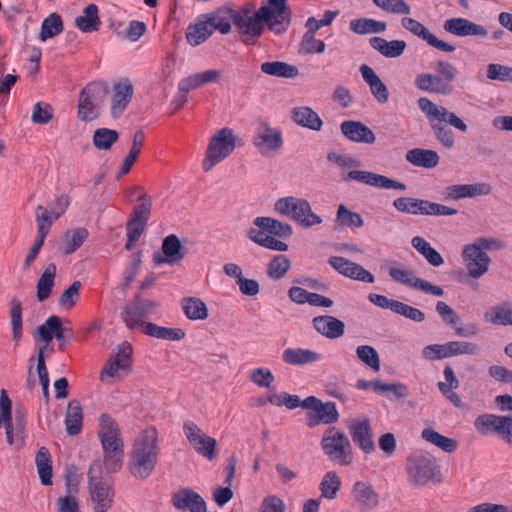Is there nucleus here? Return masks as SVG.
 Masks as SVG:
<instances>
[{
  "label": "nucleus",
  "mask_w": 512,
  "mask_h": 512,
  "mask_svg": "<svg viewBox=\"0 0 512 512\" xmlns=\"http://www.w3.org/2000/svg\"><path fill=\"white\" fill-rule=\"evenodd\" d=\"M231 21L246 44L254 45L256 43V6L253 3H246L239 10L234 9L230 3L225 4L207 19L213 32L218 30L222 34L230 32Z\"/></svg>",
  "instance_id": "obj_1"
},
{
  "label": "nucleus",
  "mask_w": 512,
  "mask_h": 512,
  "mask_svg": "<svg viewBox=\"0 0 512 512\" xmlns=\"http://www.w3.org/2000/svg\"><path fill=\"white\" fill-rule=\"evenodd\" d=\"M419 109L425 114L436 139L445 147L452 148L455 144L454 134L447 124L461 132H466L468 127L465 122L454 112L445 107H438L427 97L418 100Z\"/></svg>",
  "instance_id": "obj_2"
},
{
  "label": "nucleus",
  "mask_w": 512,
  "mask_h": 512,
  "mask_svg": "<svg viewBox=\"0 0 512 512\" xmlns=\"http://www.w3.org/2000/svg\"><path fill=\"white\" fill-rule=\"evenodd\" d=\"M158 440L155 430L145 431L135 441L129 461L130 473L137 479L148 478L158 461Z\"/></svg>",
  "instance_id": "obj_3"
},
{
  "label": "nucleus",
  "mask_w": 512,
  "mask_h": 512,
  "mask_svg": "<svg viewBox=\"0 0 512 512\" xmlns=\"http://www.w3.org/2000/svg\"><path fill=\"white\" fill-rule=\"evenodd\" d=\"M98 436L104 452V465L108 472L115 473L123 465V440L116 421L107 413L100 416Z\"/></svg>",
  "instance_id": "obj_4"
},
{
  "label": "nucleus",
  "mask_w": 512,
  "mask_h": 512,
  "mask_svg": "<svg viewBox=\"0 0 512 512\" xmlns=\"http://www.w3.org/2000/svg\"><path fill=\"white\" fill-rule=\"evenodd\" d=\"M406 470L410 482L421 487L429 482H441L440 467L436 459L428 452L416 451L407 457Z\"/></svg>",
  "instance_id": "obj_5"
},
{
  "label": "nucleus",
  "mask_w": 512,
  "mask_h": 512,
  "mask_svg": "<svg viewBox=\"0 0 512 512\" xmlns=\"http://www.w3.org/2000/svg\"><path fill=\"white\" fill-rule=\"evenodd\" d=\"M292 234L293 228L290 224L272 217H258V246L285 252L288 245L282 240L290 238Z\"/></svg>",
  "instance_id": "obj_6"
},
{
  "label": "nucleus",
  "mask_w": 512,
  "mask_h": 512,
  "mask_svg": "<svg viewBox=\"0 0 512 512\" xmlns=\"http://www.w3.org/2000/svg\"><path fill=\"white\" fill-rule=\"evenodd\" d=\"M108 93L109 88L106 83L101 81L88 83L79 94L77 105L78 119L84 122L97 119Z\"/></svg>",
  "instance_id": "obj_7"
},
{
  "label": "nucleus",
  "mask_w": 512,
  "mask_h": 512,
  "mask_svg": "<svg viewBox=\"0 0 512 512\" xmlns=\"http://www.w3.org/2000/svg\"><path fill=\"white\" fill-rule=\"evenodd\" d=\"M291 10L286 0H269L268 5L258 8V37L264 30V24L276 34L287 30L290 24Z\"/></svg>",
  "instance_id": "obj_8"
},
{
  "label": "nucleus",
  "mask_w": 512,
  "mask_h": 512,
  "mask_svg": "<svg viewBox=\"0 0 512 512\" xmlns=\"http://www.w3.org/2000/svg\"><path fill=\"white\" fill-rule=\"evenodd\" d=\"M275 210L281 215L289 216L304 228L322 223L320 216L315 214L309 202L293 196L283 197L276 201Z\"/></svg>",
  "instance_id": "obj_9"
},
{
  "label": "nucleus",
  "mask_w": 512,
  "mask_h": 512,
  "mask_svg": "<svg viewBox=\"0 0 512 512\" xmlns=\"http://www.w3.org/2000/svg\"><path fill=\"white\" fill-rule=\"evenodd\" d=\"M102 465L94 460L88 469V483L94 512H106L113 503V489L101 480Z\"/></svg>",
  "instance_id": "obj_10"
},
{
  "label": "nucleus",
  "mask_w": 512,
  "mask_h": 512,
  "mask_svg": "<svg viewBox=\"0 0 512 512\" xmlns=\"http://www.w3.org/2000/svg\"><path fill=\"white\" fill-rule=\"evenodd\" d=\"M236 144L237 138L232 129L222 128L216 132L207 147L203 169L209 171L216 164L227 158L234 151Z\"/></svg>",
  "instance_id": "obj_11"
},
{
  "label": "nucleus",
  "mask_w": 512,
  "mask_h": 512,
  "mask_svg": "<svg viewBox=\"0 0 512 512\" xmlns=\"http://www.w3.org/2000/svg\"><path fill=\"white\" fill-rule=\"evenodd\" d=\"M321 446L330 460L341 465H349L352 462L351 444L343 431H336L335 428L327 429L322 438Z\"/></svg>",
  "instance_id": "obj_12"
},
{
  "label": "nucleus",
  "mask_w": 512,
  "mask_h": 512,
  "mask_svg": "<svg viewBox=\"0 0 512 512\" xmlns=\"http://www.w3.org/2000/svg\"><path fill=\"white\" fill-rule=\"evenodd\" d=\"M474 426L480 434L487 435L490 432H495L499 434L506 443L512 445L511 417L495 414H483L479 415L475 419Z\"/></svg>",
  "instance_id": "obj_13"
},
{
  "label": "nucleus",
  "mask_w": 512,
  "mask_h": 512,
  "mask_svg": "<svg viewBox=\"0 0 512 512\" xmlns=\"http://www.w3.org/2000/svg\"><path fill=\"white\" fill-rule=\"evenodd\" d=\"M37 333L46 345L55 337L58 340L60 351L65 350L74 335L72 328L63 326L61 318L56 315L50 316L42 325L38 326Z\"/></svg>",
  "instance_id": "obj_14"
},
{
  "label": "nucleus",
  "mask_w": 512,
  "mask_h": 512,
  "mask_svg": "<svg viewBox=\"0 0 512 512\" xmlns=\"http://www.w3.org/2000/svg\"><path fill=\"white\" fill-rule=\"evenodd\" d=\"M183 430L189 443L198 454L209 460L215 459L216 439L207 436L196 423L190 420L184 422Z\"/></svg>",
  "instance_id": "obj_15"
},
{
  "label": "nucleus",
  "mask_w": 512,
  "mask_h": 512,
  "mask_svg": "<svg viewBox=\"0 0 512 512\" xmlns=\"http://www.w3.org/2000/svg\"><path fill=\"white\" fill-rule=\"evenodd\" d=\"M157 306L156 302L136 295L133 305L126 304L123 307L121 318L128 328L136 329L145 323L143 318L151 314Z\"/></svg>",
  "instance_id": "obj_16"
},
{
  "label": "nucleus",
  "mask_w": 512,
  "mask_h": 512,
  "mask_svg": "<svg viewBox=\"0 0 512 512\" xmlns=\"http://www.w3.org/2000/svg\"><path fill=\"white\" fill-rule=\"evenodd\" d=\"M308 409H312L314 412H307L306 417L308 419L307 425L314 427L320 423L332 424L338 421L339 413L334 402L323 403L316 396H310V400L305 403Z\"/></svg>",
  "instance_id": "obj_17"
},
{
  "label": "nucleus",
  "mask_w": 512,
  "mask_h": 512,
  "mask_svg": "<svg viewBox=\"0 0 512 512\" xmlns=\"http://www.w3.org/2000/svg\"><path fill=\"white\" fill-rule=\"evenodd\" d=\"M343 179L346 182L353 180L374 186L379 189H392L401 191L407 189L406 185L402 182L369 171L353 170L350 171Z\"/></svg>",
  "instance_id": "obj_18"
},
{
  "label": "nucleus",
  "mask_w": 512,
  "mask_h": 512,
  "mask_svg": "<svg viewBox=\"0 0 512 512\" xmlns=\"http://www.w3.org/2000/svg\"><path fill=\"white\" fill-rule=\"evenodd\" d=\"M462 258L471 278H480L489 270L491 258L486 252L480 251L479 247L466 245L462 251Z\"/></svg>",
  "instance_id": "obj_19"
},
{
  "label": "nucleus",
  "mask_w": 512,
  "mask_h": 512,
  "mask_svg": "<svg viewBox=\"0 0 512 512\" xmlns=\"http://www.w3.org/2000/svg\"><path fill=\"white\" fill-rule=\"evenodd\" d=\"M401 25L410 33L426 41L431 47L439 51L452 53L456 50V47L454 45L438 39L422 23H420L416 19L410 17H403L401 19Z\"/></svg>",
  "instance_id": "obj_20"
},
{
  "label": "nucleus",
  "mask_w": 512,
  "mask_h": 512,
  "mask_svg": "<svg viewBox=\"0 0 512 512\" xmlns=\"http://www.w3.org/2000/svg\"><path fill=\"white\" fill-rule=\"evenodd\" d=\"M161 251L163 255L157 252L153 257V261L157 266L179 263L186 255L185 248L182 246L180 239L175 234H170L164 238Z\"/></svg>",
  "instance_id": "obj_21"
},
{
  "label": "nucleus",
  "mask_w": 512,
  "mask_h": 512,
  "mask_svg": "<svg viewBox=\"0 0 512 512\" xmlns=\"http://www.w3.org/2000/svg\"><path fill=\"white\" fill-rule=\"evenodd\" d=\"M172 505L178 510L189 512H207L204 498L191 488L185 487L172 494Z\"/></svg>",
  "instance_id": "obj_22"
},
{
  "label": "nucleus",
  "mask_w": 512,
  "mask_h": 512,
  "mask_svg": "<svg viewBox=\"0 0 512 512\" xmlns=\"http://www.w3.org/2000/svg\"><path fill=\"white\" fill-rule=\"evenodd\" d=\"M113 95L111 99V115L118 118L132 100L134 87L128 78L119 80L113 85Z\"/></svg>",
  "instance_id": "obj_23"
},
{
  "label": "nucleus",
  "mask_w": 512,
  "mask_h": 512,
  "mask_svg": "<svg viewBox=\"0 0 512 512\" xmlns=\"http://www.w3.org/2000/svg\"><path fill=\"white\" fill-rule=\"evenodd\" d=\"M443 28L446 32L458 37H486L488 34L487 29L483 25L476 24L473 21L462 17L447 19L443 24Z\"/></svg>",
  "instance_id": "obj_24"
},
{
  "label": "nucleus",
  "mask_w": 512,
  "mask_h": 512,
  "mask_svg": "<svg viewBox=\"0 0 512 512\" xmlns=\"http://www.w3.org/2000/svg\"><path fill=\"white\" fill-rule=\"evenodd\" d=\"M352 496L361 512L373 510L379 505V494L374 487L364 481H356L352 488Z\"/></svg>",
  "instance_id": "obj_25"
},
{
  "label": "nucleus",
  "mask_w": 512,
  "mask_h": 512,
  "mask_svg": "<svg viewBox=\"0 0 512 512\" xmlns=\"http://www.w3.org/2000/svg\"><path fill=\"white\" fill-rule=\"evenodd\" d=\"M133 349L130 343L123 342L117 347V352L111 355L108 366L102 370L101 378L105 375L114 377L119 370H127L131 367Z\"/></svg>",
  "instance_id": "obj_26"
},
{
  "label": "nucleus",
  "mask_w": 512,
  "mask_h": 512,
  "mask_svg": "<svg viewBox=\"0 0 512 512\" xmlns=\"http://www.w3.org/2000/svg\"><path fill=\"white\" fill-rule=\"evenodd\" d=\"M340 130L352 142L373 144L376 141L374 132L360 121L346 120L341 123Z\"/></svg>",
  "instance_id": "obj_27"
},
{
  "label": "nucleus",
  "mask_w": 512,
  "mask_h": 512,
  "mask_svg": "<svg viewBox=\"0 0 512 512\" xmlns=\"http://www.w3.org/2000/svg\"><path fill=\"white\" fill-rule=\"evenodd\" d=\"M349 433L355 444L365 453L374 451L375 446L372 440V429L370 420L365 417L362 421H354L349 426Z\"/></svg>",
  "instance_id": "obj_28"
},
{
  "label": "nucleus",
  "mask_w": 512,
  "mask_h": 512,
  "mask_svg": "<svg viewBox=\"0 0 512 512\" xmlns=\"http://www.w3.org/2000/svg\"><path fill=\"white\" fill-rule=\"evenodd\" d=\"M283 144L282 132L279 129L266 127L265 131L258 135V151L264 156H275Z\"/></svg>",
  "instance_id": "obj_29"
},
{
  "label": "nucleus",
  "mask_w": 512,
  "mask_h": 512,
  "mask_svg": "<svg viewBox=\"0 0 512 512\" xmlns=\"http://www.w3.org/2000/svg\"><path fill=\"white\" fill-rule=\"evenodd\" d=\"M415 85L419 90L430 93L449 95L453 92L452 84H447L441 77L430 73L417 75Z\"/></svg>",
  "instance_id": "obj_30"
},
{
  "label": "nucleus",
  "mask_w": 512,
  "mask_h": 512,
  "mask_svg": "<svg viewBox=\"0 0 512 512\" xmlns=\"http://www.w3.org/2000/svg\"><path fill=\"white\" fill-rule=\"evenodd\" d=\"M313 325L318 333L329 339L339 338L345 332L344 322L330 315L315 317Z\"/></svg>",
  "instance_id": "obj_31"
},
{
  "label": "nucleus",
  "mask_w": 512,
  "mask_h": 512,
  "mask_svg": "<svg viewBox=\"0 0 512 512\" xmlns=\"http://www.w3.org/2000/svg\"><path fill=\"white\" fill-rule=\"evenodd\" d=\"M364 81L369 85L371 93L379 103H386L389 99V91L375 71L366 64L360 67Z\"/></svg>",
  "instance_id": "obj_32"
},
{
  "label": "nucleus",
  "mask_w": 512,
  "mask_h": 512,
  "mask_svg": "<svg viewBox=\"0 0 512 512\" xmlns=\"http://www.w3.org/2000/svg\"><path fill=\"white\" fill-rule=\"evenodd\" d=\"M291 118L299 126L313 131H320L323 125V121L319 115L308 106L294 108L291 113Z\"/></svg>",
  "instance_id": "obj_33"
},
{
  "label": "nucleus",
  "mask_w": 512,
  "mask_h": 512,
  "mask_svg": "<svg viewBox=\"0 0 512 512\" xmlns=\"http://www.w3.org/2000/svg\"><path fill=\"white\" fill-rule=\"evenodd\" d=\"M370 46L387 58H396L401 56L407 44L404 40L387 41L382 37H372L369 40Z\"/></svg>",
  "instance_id": "obj_34"
},
{
  "label": "nucleus",
  "mask_w": 512,
  "mask_h": 512,
  "mask_svg": "<svg viewBox=\"0 0 512 512\" xmlns=\"http://www.w3.org/2000/svg\"><path fill=\"white\" fill-rule=\"evenodd\" d=\"M406 160L414 166L431 169L438 165L439 155L434 150L414 148L406 153Z\"/></svg>",
  "instance_id": "obj_35"
},
{
  "label": "nucleus",
  "mask_w": 512,
  "mask_h": 512,
  "mask_svg": "<svg viewBox=\"0 0 512 512\" xmlns=\"http://www.w3.org/2000/svg\"><path fill=\"white\" fill-rule=\"evenodd\" d=\"M282 359L289 365H305L319 361L321 354L310 349L287 348L283 352Z\"/></svg>",
  "instance_id": "obj_36"
},
{
  "label": "nucleus",
  "mask_w": 512,
  "mask_h": 512,
  "mask_svg": "<svg viewBox=\"0 0 512 512\" xmlns=\"http://www.w3.org/2000/svg\"><path fill=\"white\" fill-rule=\"evenodd\" d=\"M98 11V6L95 4L86 6L83 10V14L75 19L76 27L84 33L98 31L101 25Z\"/></svg>",
  "instance_id": "obj_37"
},
{
  "label": "nucleus",
  "mask_w": 512,
  "mask_h": 512,
  "mask_svg": "<svg viewBox=\"0 0 512 512\" xmlns=\"http://www.w3.org/2000/svg\"><path fill=\"white\" fill-rule=\"evenodd\" d=\"M83 413L82 407L77 400L68 403L65 416V425L67 434L70 436L78 435L82 429Z\"/></svg>",
  "instance_id": "obj_38"
},
{
  "label": "nucleus",
  "mask_w": 512,
  "mask_h": 512,
  "mask_svg": "<svg viewBox=\"0 0 512 512\" xmlns=\"http://www.w3.org/2000/svg\"><path fill=\"white\" fill-rule=\"evenodd\" d=\"M261 71L269 76L293 79L299 75V69L295 65L282 61L264 62Z\"/></svg>",
  "instance_id": "obj_39"
},
{
  "label": "nucleus",
  "mask_w": 512,
  "mask_h": 512,
  "mask_svg": "<svg viewBox=\"0 0 512 512\" xmlns=\"http://www.w3.org/2000/svg\"><path fill=\"white\" fill-rule=\"evenodd\" d=\"M56 270L55 263L48 264L44 269L36 285L38 301L43 302L50 297L54 287Z\"/></svg>",
  "instance_id": "obj_40"
},
{
  "label": "nucleus",
  "mask_w": 512,
  "mask_h": 512,
  "mask_svg": "<svg viewBox=\"0 0 512 512\" xmlns=\"http://www.w3.org/2000/svg\"><path fill=\"white\" fill-rule=\"evenodd\" d=\"M35 463L42 485L52 484V460L49 450L41 447L36 453Z\"/></svg>",
  "instance_id": "obj_41"
},
{
  "label": "nucleus",
  "mask_w": 512,
  "mask_h": 512,
  "mask_svg": "<svg viewBox=\"0 0 512 512\" xmlns=\"http://www.w3.org/2000/svg\"><path fill=\"white\" fill-rule=\"evenodd\" d=\"M485 316L487 320L495 325H512V303L505 301L493 306L485 313Z\"/></svg>",
  "instance_id": "obj_42"
},
{
  "label": "nucleus",
  "mask_w": 512,
  "mask_h": 512,
  "mask_svg": "<svg viewBox=\"0 0 512 512\" xmlns=\"http://www.w3.org/2000/svg\"><path fill=\"white\" fill-rule=\"evenodd\" d=\"M412 246L424 256V258L434 267H438L444 263L441 254L431 246L423 237L415 236L412 239Z\"/></svg>",
  "instance_id": "obj_43"
},
{
  "label": "nucleus",
  "mask_w": 512,
  "mask_h": 512,
  "mask_svg": "<svg viewBox=\"0 0 512 512\" xmlns=\"http://www.w3.org/2000/svg\"><path fill=\"white\" fill-rule=\"evenodd\" d=\"M182 309L190 320H204L208 317L206 304L196 297H186L182 300Z\"/></svg>",
  "instance_id": "obj_44"
},
{
  "label": "nucleus",
  "mask_w": 512,
  "mask_h": 512,
  "mask_svg": "<svg viewBox=\"0 0 512 512\" xmlns=\"http://www.w3.org/2000/svg\"><path fill=\"white\" fill-rule=\"evenodd\" d=\"M422 438L447 453H453L457 448L455 439L443 436L432 428L423 429Z\"/></svg>",
  "instance_id": "obj_45"
},
{
  "label": "nucleus",
  "mask_w": 512,
  "mask_h": 512,
  "mask_svg": "<svg viewBox=\"0 0 512 512\" xmlns=\"http://www.w3.org/2000/svg\"><path fill=\"white\" fill-rule=\"evenodd\" d=\"M350 29L356 34L382 33L386 30V23L370 18H357L350 22Z\"/></svg>",
  "instance_id": "obj_46"
},
{
  "label": "nucleus",
  "mask_w": 512,
  "mask_h": 512,
  "mask_svg": "<svg viewBox=\"0 0 512 512\" xmlns=\"http://www.w3.org/2000/svg\"><path fill=\"white\" fill-rule=\"evenodd\" d=\"M63 31V22L57 13L50 14L45 18L41 25L39 39L45 42L49 38L59 35Z\"/></svg>",
  "instance_id": "obj_47"
},
{
  "label": "nucleus",
  "mask_w": 512,
  "mask_h": 512,
  "mask_svg": "<svg viewBox=\"0 0 512 512\" xmlns=\"http://www.w3.org/2000/svg\"><path fill=\"white\" fill-rule=\"evenodd\" d=\"M321 497L332 500L337 497L341 488V479L335 471L327 472L320 485Z\"/></svg>",
  "instance_id": "obj_48"
},
{
  "label": "nucleus",
  "mask_w": 512,
  "mask_h": 512,
  "mask_svg": "<svg viewBox=\"0 0 512 512\" xmlns=\"http://www.w3.org/2000/svg\"><path fill=\"white\" fill-rule=\"evenodd\" d=\"M89 236L86 228H77L69 230L65 233L64 253L66 255L74 253L78 250Z\"/></svg>",
  "instance_id": "obj_49"
},
{
  "label": "nucleus",
  "mask_w": 512,
  "mask_h": 512,
  "mask_svg": "<svg viewBox=\"0 0 512 512\" xmlns=\"http://www.w3.org/2000/svg\"><path fill=\"white\" fill-rule=\"evenodd\" d=\"M119 139L116 130L109 128H97L93 134V145L98 150H109Z\"/></svg>",
  "instance_id": "obj_50"
},
{
  "label": "nucleus",
  "mask_w": 512,
  "mask_h": 512,
  "mask_svg": "<svg viewBox=\"0 0 512 512\" xmlns=\"http://www.w3.org/2000/svg\"><path fill=\"white\" fill-rule=\"evenodd\" d=\"M152 200L147 194H141L133 207L130 219L135 222H143L147 224L151 214Z\"/></svg>",
  "instance_id": "obj_51"
},
{
  "label": "nucleus",
  "mask_w": 512,
  "mask_h": 512,
  "mask_svg": "<svg viewBox=\"0 0 512 512\" xmlns=\"http://www.w3.org/2000/svg\"><path fill=\"white\" fill-rule=\"evenodd\" d=\"M423 357L428 360H441L444 358L456 356L451 341L446 344H431L423 349Z\"/></svg>",
  "instance_id": "obj_52"
},
{
  "label": "nucleus",
  "mask_w": 512,
  "mask_h": 512,
  "mask_svg": "<svg viewBox=\"0 0 512 512\" xmlns=\"http://www.w3.org/2000/svg\"><path fill=\"white\" fill-rule=\"evenodd\" d=\"M291 267V261L284 254L275 255L269 262L267 273L270 278L278 280L285 276Z\"/></svg>",
  "instance_id": "obj_53"
},
{
  "label": "nucleus",
  "mask_w": 512,
  "mask_h": 512,
  "mask_svg": "<svg viewBox=\"0 0 512 512\" xmlns=\"http://www.w3.org/2000/svg\"><path fill=\"white\" fill-rule=\"evenodd\" d=\"M213 33L211 25L206 21L196 24L194 27L189 28L186 35L187 41L197 46L205 42Z\"/></svg>",
  "instance_id": "obj_54"
},
{
  "label": "nucleus",
  "mask_w": 512,
  "mask_h": 512,
  "mask_svg": "<svg viewBox=\"0 0 512 512\" xmlns=\"http://www.w3.org/2000/svg\"><path fill=\"white\" fill-rule=\"evenodd\" d=\"M336 221L342 227L359 228L364 224L363 218L359 213L351 211L343 204L338 207Z\"/></svg>",
  "instance_id": "obj_55"
},
{
  "label": "nucleus",
  "mask_w": 512,
  "mask_h": 512,
  "mask_svg": "<svg viewBox=\"0 0 512 512\" xmlns=\"http://www.w3.org/2000/svg\"><path fill=\"white\" fill-rule=\"evenodd\" d=\"M358 359L374 371L380 370V357L377 350L370 345H360L356 349Z\"/></svg>",
  "instance_id": "obj_56"
},
{
  "label": "nucleus",
  "mask_w": 512,
  "mask_h": 512,
  "mask_svg": "<svg viewBox=\"0 0 512 512\" xmlns=\"http://www.w3.org/2000/svg\"><path fill=\"white\" fill-rule=\"evenodd\" d=\"M424 201L410 197H400L394 200L393 205L398 211L403 213L423 214L425 210Z\"/></svg>",
  "instance_id": "obj_57"
},
{
  "label": "nucleus",
  "mask_w": 512,
  "mask_h": 512,
  "mask_svg": "<svg viewBox=\"0 0 512 512\" xmlns=\"http://www.w3.org/2000/svg\"><path fill=\"white\" fill-rule=\"evenodd\" d=\"M373 3L391 14L407 15L411 11L410 5L404 0H373Z\"/></svg>",
  "instance_id": "obj_58"
},
{
  "label": "nucleus",
  "mask_w": 512,
  "mask_h": 512,
  "mask_svg": "<svg viewBox=\"0 0 512 512\" xmlns=\"http://www.w3.org/2000/svg\"><path fill=\"white\" fill-rule=\"evenodd\" d=\"M10 317L13 338L19 340L22 336V304L16 298L10 302Z\"/></svg>",
  "instance_id": "obj_59"
},
{
  "label": "nucleus",
  "mask_w": 512,
  "mask_h": 512,
  "mask_svg": "<svg viewBox=\"0 0 512 512\" xmlns=\"http://www.w3.org/2000/svg\"><path fill=\"white\" fill-rule=\"evenodd\" d=\"M46 346L40 347L37 355V373L42 386L43 395L49 400V374L45 363L44 350Z\"/></svg>",
  "instance_id": "obj_60"
},
{
  "label": "nucleus",
  "mask_w": 512,
  "mask_h": 512,
  "mask_svg": "<svg viewBox=\"0 0 512 512\" xmlns=\"http://www.w3.org/2000/svg\"><path fill=\"white\" fill-rule=\"evenodd\" d=\"M325 43L320 39H316L313 34H304L300 43L299 52L301 54H321L325 51Z\"/></svg>",
  "instance_id": "obj_61"
},
{
  "label": "nucleus",
  "mask_w": 512,
  "mask_h": 512,
  "mask_svg": "<svg viewBox=\"0 0 512 512\" xmlns=\"http://www.w3.org/2000/svg\"><path fill=\"white\" fill-rule=\"evenodd\" d=\"M81 282L74 281L59 297L58 304L62 307L72 308L80 298Z\"/></svg>",
  "instance_id": "obj_62"
},
{
  "label": "nucleus",
  "mask_w": 512,
  "mask_h": 512,
  "mask_svg": "<svg viewBox=\"0 0 512 512\" xmlns=\"http://www.w3.org/2000/svg\"><path fill=\"white\" fill-rule=\"evenodd\" d=\"M487 77L490 80L512 82V67L501 64H489L487 67Z\"/></svg>",
  "instance_id": "obj_63"
},
{
  "label": "nucleus",
  "mask_w": 512,
  "mask_h": 512,
  "mask_svg": "<svg viewBox=\"0 0 512 512\" xmlns=\"http://www.w3.org/2000/svg\"><path fill=\"white\" fill-rule=\"evenodd\" d=\"M14 431L16 432V442L18 447H22L25 443V426L26 413L23 409L17 408L14 412Z\"/></svg>",
  "instance_id": "obj_64"
}]
</instances>
